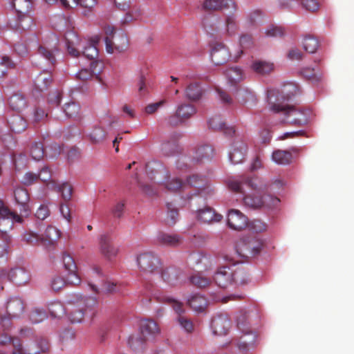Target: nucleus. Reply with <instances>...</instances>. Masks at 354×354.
I'll return each instance as SVG.
<instances>
[{
  "mask_svg": "<svg viewBox=\"0 0 354 354\" xmlns=\"http://www.w3.org/2000/svg\"><path fill=\"white\" fill-rule=\"evenodd\" d=\"M177 322L180 326L187 333H191L194 330V325L192 321L184 315H179Z\"/></svg>",
  "mask_w": 354,
  "mask_h": 354,
  "instance_id": "obj_56",
  "label": "nucleus"
},
{
  "mask_svg": "<svg viewBox=\"0 0 354 354\" xmlns=\"http://www.w3.org/2000/svg\"><path fill=\"white\" fill-rule=\"evenodd\" d=\"M30 155L35 160H41L45 154L43 144L41 142H34L30 147Z\"/></svg>",
  "mask_w": 354,
  "mask_h": 354,
  "instance_id": "obj_49",
  "label": "nucleus"
},
{
  "mask_svg": "<svg viewBox=\"0 0 354 354\" xmlns=\"http://www.w3.org/2000/svg\"><path fill=\"white\" fill-rule=\"evenodd\" d=\"M230 57V52L223 44L216 43L212 46L211 59L215 65L220 66L226 63Z\"/></svg>",
  "mask_w": 354,
  "mask_h": 354,
  "instance_id": "obj_18",
  "label": "nucleus"
},
{
  "mask_svg": "<svg viewBox=\"0 0 354 354\" xmlns=\"http://www.w3.org/2000/svg\"><path fill=\"white\" fill-rule=\"evenodd\" d=\"M120 290V288L116 283L106 281L104 282L102 288V292L106 294H113Z\"/></svg>",
  "mask_w": 354,
  "mask_h": 354,
  "instance_id": "obj_62",
  "label": "nucleus"
},
{
  "mask_svg": "<svg viewBox=\"0 0 354 354\" xmlns=\"http://www.w3.org/2000/svg\"><path fill=\"white\" fill-rule=\"evenodd\" d=\"M292 158V153L284 150H276L272 155V160L279 165H288L291 162Z\"/></svg>",
  "mask_w": 354,
  "mask_h": 354,
  "instance_id": "obj_43",
  "label": "nucleus"
},
{
  "mask_svg": "<svg viewBox=\"0 0 354 354\" xmlns=\"http://www.w3.org/2000/svg\"><path fill=\"white\" fill-rule=\"evenodd\" d=\"M153 297L159 302L170 304L178 316L182 315L181 314L184 313L183 304L175 299L167 296L160 291L154 292Z\"/></svg>",
  "mask_w": 354,
  "mask_h": 354,
  "instance_id": "obj_29",
  "label": "nucleus"
},
{
  "mask_svg": "<svg viewBox=\"0 0 354 354\" xmlns=\"http://www.w3.org/2000/svg\"><path fill=\"white\" fill-rule=\"evenodd\" d=\"M248 320L249 315L247 311L241 310L237 313V327L243 333L236 343L237 348L241 353H245L253 348L257 337V333L250 330Z\"/></svg>",
  "mask_w": 354,
  "mask_h": 354,
  "instance_id": "obj_6",
  "label": "nucleus"
},
{
  "mask_svg": "<svg viewBox=\"0 0 354 354\" xmlns=\"http://www.w3.org/2000/svg\"><path fill=\"white\" fill-rule=\"evenodd\" d=\"M64 268L68 271V281L71 285L77 286L81 283V277L77 272V266L73 257L68 253L62 254Z\"/></svg>",
  "mask_w": 354,
  "mask_h": 354,
  "instance_id": "obj_11",
  "label": "nucleus"
},
{
  "mask_svg": "<svg viewBox=\"0 0 354 354\" xmlns=\"http://www.w3.org/2000/svg\"><path fill=\"white\" fill-rule=\"evenodd\" d=\"M29 319L32 324H38L45 320L48 316L46 312L39 308H34L29 313Z\"/></svg>",
  "mask_w": 354,
  "mask_h": 354,
  "instance_id": "obj_48",
  "label": "nucleus"
},
{
  "mask_svg": "<svg viewBox=\"0 0 354 354\" xmlns=\"http://www.w3.org/2000/svg\"><path fill=\"white\" fill-rule=\"evenodd\" d=\"M129 41L126 34L121 32L109 40L106 39V50L108 53H122L128 48Z\"/></svg>",
  "mask_w": 354,
  "mask_h": 354,
  "instance_id": "obj_13",
  "label": "nucleus"
},
{
  "mask_svg": "<svg viewBox=\"0 0 354 354\" xmlns=\"http://www.w3.org/2000/svg\"><path fill=\"white\" fill-rule=\"evenodd\" d=\"M227 186L228 189L235 193L243 195V205L249 208L257 209L264 206H268L266 201V198H269L272 201L273 204L279 202L277 198H272L270 195L262 196L261 195L245 194L243 186L245 185L257 194H261L267 191L268 185L262 180L257 177H246L241 176L240 179L230 178L227 180Z\"/></svg>",
  "mask_w": 354,
  "mask_h": 354,
  "instance_id": "obj_2",
  "label": "nucleus"
},
{
  "mask_svg": "<svg viewBox=\"0 0 354 354\" xmlns=\"http://www.w3.org/2000/svg\"><path fill=\"white\" fill-rule=\"evenodd\" d=\"M232 274V283L234 282L239 285L245 284L248 281V274L245 269L236 264L230 266Z\"/></svg>",
  "mask_w": 354,
  "mask_h": 354,
  "instance_id": "obj_31",
  "label": "nucleus"
},
{
  "mask_svg": "<svg viewBox=\"0 0 354 354\" xmlns=\"http://www.w3.org/2000/svg\"><path fill=\"white\" fill-rule=\"evenodd\" d=\"M225 75L228 83L233 86L242 80L243 71L236 66L230 67L225 71Z\"/></svg>",
  "mask_w": 354,
  "mask_h": 354,
  "instance_id": "obj_38",
  "label": "nucleus"
},
{
  "mask_svg": "<svg viewBox=\"0 0 354 354\" xmlns=\"http://www.w3.org/2000/svg\"><path fill=\"white\" fill-rule=\"evenodd\" d=\"M167 214L165 221L167 225H173L176 223L178 218V209L175 208L174 205L171 203H168L167 204Z\"/></svg>",
  "mask_w": 354,
  "mask_h": 354,
  "instance_id": "obj_54",
  "label": "nucleus"
},
{
  "mask_svg": "<svg viewBox=\"0 0 354 354\" xmlns=\"http://www.w3.org/2000/svg\"><path fill=\"white\" fill-rule=\"evenodd\" d=\"M12 354H32L26 352L21 341L19 339L15 338L12 340Z\"/></svg>",
  "mask_w": 354,
  "mask_h": 354,
  "instance_id": "obj_64",
  "label": "nucleus"
},
{
  "mask_svg": "<svg viewBox=\"0 0 354 354\" xmlns=\"http://www.w3.org/2000/svg\"><path fill=\"white\" fill-rule=\"evenodd\" d=\"M202 8L204 11H218L230 8L235 11L237 5L233 0H205Z\"/></svg>",
  "mask_w": 354,
  "mask_h": 354,
  "instance_id": "obj_19",
  "label": "nucleus"
},
{
  "mask_svg": "<svg viewBox=\"0 0 354 354\" xmlns=\"http://www.w3.org/2000/svg\"><path fill=\"white\" fill-rule=\"evenodd\" d=\"M158 244L169 247H176L182 243L181 237L176 234L160 232L156 237Z\"/></svg>",
  "mask_w": 354,
  "mask_h": 354,
  "instance_id": "obj_28",
  "label": "nucleus"
},
{
  "mask_svg": "<svg viewBox=\"0 0 354 354\" xmlns=\"http://www.w3.org/2000/svg\"><path fill=\"white\" fill-rule=\"evenodd\" d=\"M148 339L142 336L141 333L131 335L128 339V344L135 351H142L145 348L146 342Z\"/></svg>",
  "mask_w": 354,
  "mask_h": 354,
  "instance_id": "obj_37",
  "label": "nucleus"
},
{
  "mask_svg": "<svg viewBox=\"0 0 354 354\" xmlns=\"http://www.w3.org/2000/svg\"><path fill=\"white\" fill-rule=\"evenodd\" d=\"M203 94V91L201 85L198 83H191L185 89L186 97L192 101L199 100Z\"/></svg>",
  "mask_w": 354,
  "mask_h": 354,
  "instance_id": "obj_42",
  "label": "nucleus"
},
{
  "mask_svg": "<svg viewBox=\"0 0 354 354\" xmlns=\"http://www.w3.org/2000/svg\"><path fill=\"white\" fill-rule=\"evenodd\" d=\"M99 41V37L96 36L91 41L86 42V46H84L82 43H85V41H83L75 32L69 31L66 35V43L68 52L74 57L80 56V49L82 48V54L85 57L91 60L97 59L99 54L97 44Z\"/></svg>",
  "mask_w": 354,
  "mask_h": 354,
  "instance_id": "obj_3",
  "label": "nucleus"
},
{
  "mask_svg": "<svg viewBox=\"0 0 354 354\" xmlns=\"http://www.w3.org/2000/svg\"><path fill=\"white\" fill-rule=\"evenodd\" d=\"M230 326L231 322L227 315H217L212 319L211 328L215 335H226Z\"/></svg>",
  "mask_w": 354,
  "mask_h": 354,
  "instance_id": "obj_17",
  "label": "nucleus"
},
{
  "mask_svg": "<svg viewBox=\"0 0 354 354\" xmlns=\"http://www.w3.org/2000/svg\"><path fill=\"white\" fill-rule=\"evenodd\" d=\"M100 248L101 253L109 260L115 258L118 253V248L115 247L108 235H102L100 238Z\"/></svg>",
  "mask_w": 354,
  "mask_h": 354,
  "instance_id": "obj_21",
  "label": "nucleus"
},
{
  "mask_svg": "<svg viewBox=\"0 0 354 354\" xmlns=\"http://www.w3.org/2000/svg\"><path fill=\"white\" fill-rule=\"evenodd\" d=\"M75 3L84 9V15L91 13L97 5V0H73Z\"/></svg>",
  "mask_w": 354,
  "mask_h": 354,
  "instance_id": "obj_53",
  "label": "nucleus"
},
{
  "mask_svg": "<svg viewBox=\"0 0 354 354\" xmlns=\"http://www.w3.org/2000/svg\"><path fill=\"white\" fill-rule=\"evenodd\" d=\"M88 136L92 143L96 144L102 142L106 139V133L101 127L95 126Z\"/></svg>",
  "mask_w": 354,
  "mask_h": 354,
  "instance_id": "obj_45",
  "label": "nucleus"
},
{
  "mask_svg": "<svg viewBox=\"0 0 354 354\" xmlns=\"http://www.w3.org/2000/svg\"><path fill=\"white\" fill-rule=\"evenodd\" d=\"M137 263L140 271L146 273H158L162 268L160 258L151 252L140 254L137 257Z\"/></svg>",
  "mask_w": 354,
  "mask_h": 354,
  "instance_id": "obj_9",
  "label": "nucleus"
},
{
  "mask_svg": "<svg viewBox=\"0 0 354 354\" xmlns=\"http://www.w3.org/2000/svg\"><path fill=\"white\" fill-rule=\"evenodd\" d=\"M67 283L70 284L68 281V278L66 280L59 276H57L51 281V288L55 291H59Z\"/></svg>",
  "mask_w": 354,
  "mask_h": 354,
  "instance_id": "obj_61",
  "label": "nucleus"
},
{
  "mask_svg": "<svg viewBox=\"0 0 354 354\" xmlns=\"http://www.w3.org/2000/svg\"><path fill=\"white\" fill-rule=\"evenodd\" d=\"M148 75L147 68L140 70L138 77V92L140 97H144L148 93V88L147 84V76Z\"/></svg>",
  "mask_w": 354,
  "mask_h": 354,
  "instance_id": "obj_39",
  "label": "nucleus"
},
{
  "mask_svg": "<svg viewBox=\"0 0 354 354\" xmlns=\"http://www.w3.org/2000/svg\"><path fill=\"white\" fill-rule=\"evenodd\" d=\"M251 67L254 72L259 75L269 74L274 69L273 64L261 60L254 61Z\"/></svg>",
  "mask_w": 354,
  "mask_h": 354,
  "instance_id": "obj_41",
  "label": "nucleus"
},
{
  "mask_svg": "<svg viewBox=\"0 0 354 354\" xmlns=\"http://www.w3.org/2000/svg\"><path fill=\"white\" fill-rule=\"evenodd\" d=\"M0 216L3 218H11L12 221L19 223L23 222L22 217L11 211L8 207L5 205L2 200H0Z\"/></svg>",
  "mask_w": 354,
  "mask_h": 354,
  "instance_id": "obj_44",
  "label": "nucleus"
},
{
  "mask_svg": "<svg viewBox=\"0 0 354 354\" xmlns=\"http://www.w3.org/2000/svg\"><path fill=\"white\" fill-rule=\"evenodd\" d=\"M14 198L16 204L19 206L20 212L28 216L30 211V196L26 189L17 187L14 190Z\"/></svg>",
  "mask_w": 354,
  "mask_h": 354,
  "instance_id": "obj_15",
  "label": "nucleus"
},
{
  "mask_svg": "<svg viewBox=\"0 0 354 354\" xmlns=\"http://www.w3.org/2000/svg\"><path fill=\"white\" fill-rule=\"evenodd\" d=\"M263 246L262 240L257 236H243L236 244V252L242 258H252L260 254Z\"/></svg>",
  "mask_w": 354,
  "mask_h": 354,
  "instance_id": "obj_7",
  "label": "nucleus"
},
{
  "mask_svg": "<svg viewBox=\"0 0 354 354\" xmlns=\"http://www.w3.org/2000/svg\"><path fill=\"white\" fill-rule=\"evenodd\" d=\"M140 331L142 336L149 339L158 334L160 329L157 323L153 320L142 319L140 323Z\"/></svg>",
  "mask_w": 354,
  "mask_h": 354,
  "instance_id": "obj_25",
  "label": "nucleus"
},
{
  "mask_svg": "<svg viewBox=\"0 0 354 354\" xmlns=\"http://www.w3.org/2000/svg\"><path fill=\"white\" fill-rule=\"evenodd\" d=\"M197 218L203 223L218 222L223 218V216L215 213L210 207H205L196 211Z\"/></svg>",
  "mask_w": 354,
  "mask_h": 354,
  "instance_id": "obj_26",
  "label": "nucleus"
},
{
  "mask_svg": "<svg viewBox=\"0 0 354 354\" xmlns=\"http://www.w3.org/2000/svg\"><path fill=\"white\" fill-rule=\"evenodd\" d=\"M15 63L8 56L2 57L1 62H0V80H1L6 73L7 68H15Z\"/></svg>",
  "mask_w": 354,
  "mask_h": 354,
  "instance_id": "obj_58",
  "label": "nucleus"
},
{
  "mask_svg": "<svg viewBox=\"0 0 354 354\" xmlns=\"http://www.w3.org/2000/svg\"><path fill=\"white\" fill-rule=\"evenodd\" d=\"M26 99L21 93H14L9 98V105L12 110L20 111L26 106Z\"/></svg>",
  "mask_w": 354,
  "mask_h": 354,
  "instance_id": "obj_36",
  "label": "nucleus"
},
{
  "mask_svg": "<svg viewBox=\"0 0 354 354\" xmlns=\"http://www.w3.org/2000/svg\"><path fill=\"white\" fill-rule=\"evenodd\" d=\"M38 53L46 59L51 65L56 64V57L59 54L57 41L52 44L44 43L38 48Z\"/></svg>",
  "mask_w": 354,
  "mask_h": 354,
  "instance_id": "obj_20",
  "label": "nucleus"
},
{
  "mask_svg": "<svg viewBox=\"0 0 354 354\" xmlns=\"http://www.w3.org/2000/svg\"><path fill=\"white\" fill-rule=\"evenodd\" d=\"M12 6L15 11L14 23L10 24L12 28L15 30H30L34 26L30 15L32 10V0H13Z\"/></svg>",
  "mask_w": 354,
  "mask_h": 354,
  "instance_id": "obj_5",
  "label": "nucleus"
},
{
  "mask_svg": "<svg viewBox=\"0 0 354 354\" xmlns=\"http://www.w3.org/2000/svg\"><path fill=\"white\" fill-rule=\"evenodd\" d=\"M160 271L162 280L171 286L176 284L182 275V272L176 267H168Z\"/></svg>",
  "mask_w": 354,
  "mask_h": 354,
  "instance_id": "obj_30",
  "label": "nucleus"
},
{
  "mask_svg": "<svg viewBox=\"0 0 354 354\" xmlns=\"http://www.w3.org/2000/svg\"><path fill=\"white\" fill-rule=\"evenodd\" d=\"M170 175L168 172H165V178L167 180L162 183L165 185L166 189L171 192H178L180 190H185L189 187H195L200 190L198 194L202 195L204 189H201L205 183V179L198 175L194 174L187 178V182H183L178 178H173L169 180Z\"/></svg>",
  "mask_w": 354,
  "mask_h": 354,
  "instance_id": "obj_8",
  "label": "nucleus"
},
{
  "mask_svg": "<svg viewBox=\"0 0 354 354\" xmlns=\"http://www.w3.org/2000/svg\"><path fill=\"white\" fill-rule=\"evenodd\" d=\"M52 82V76L47 72H42L35 79V86L40 91L47 89Z\"/></svg>",
  "mask_w": 354,
  "mask_h": 354,
  "instance_id": "obj_40",
  "label": "nucleus"
},
{
  "mask_svg": "<svg viewBox=\"0 0 354 354\" xmlns=\"http://www.w3.org/2000/svg\"><path fill=\"white\" fill-rule=\"evenodd\" d=\"M190 280L193 285L199 288H206L212 283L210 278L205 277L201 273H198L193 275Z\"/></svg>",
  "mask_w": 354,
  "mask_h": 354,
  "instance_id": "obj_51",
  "label": "nucleus"
},
{
  "mask_svg": "<svg viewBox=\"0 0 354 354\" xmlns=\"http://www.w3.org/2000/svg\"><path fill=\"white\" fill-rule=\"evenodd\" d=\"M248 217L238 209H232L227 215L228 226L235 230H242L248 225Z\"/></svg>",
  "mask_w": 354,
  "mask_h": 354,
  "instance_id": "obj_16",
  "label": "nucleus"
},
{
  "mask_svg": "<svg viewBox=\"0 0 354 354\" xmlns=\"http://www.w3.org/2000/svg\"><path fill=\"white\" fill-rule=\"evenodd\" d=\"M232 274L230 267L221 266L218 268L214 276V280L218 286L225 288L232 284Z\"/></svg>",
  "mask_w": 354,
  "mask_h": 354,
  "instance_id": "obj_22",
  "label": "nucleus"
},
{
  "mask_svg": "<svg viewBox=\"0 0 354 354\" xmlns=\"http://www.w3.org/2000/svg\"><path fill=\"white\" fill-rule=\"evenodd\" d=\"M48 309L53 317H59L65 313L63 304L59 301H54L48 304Z\"/></svg>",
  "mask_w": 354,
  "mask_h": 354,
  "instance_id": "obj_50",
  "label": "nucleus"
},
{
  "mask_svg": "<svg viewBox=\"0 0 354 354\" xmlns=\"http://www.w3.org/2000/svg\"><path fill=\"white\" fill-rule=\"evenodd\" d=\"M61 99L62 93L56 90L48 94V102L50 106L55 107L59 104Z\"/></svg>",
  "mask_w": 354,
  "mask_h": 354,
  "instance_id": "obj_60",
  "label": "nucleus"
},
{
  "mask_svg": "<svg viewBox=\"0 0 354 354\" xmlns=\"http://www.w3.org/2000/svg\"><path fill=\"white\" fill-rule=\"evenodd\" d=\"M248 147L245 142L241 140L234 141L230 147L229 159L232 164L241 163L246 156Z\"/></svg>",
  "mask_w": 354,
  "mask_h": 354,
  "instance_id": "obj_14",
  "label": "nucleus"
},
{
  "mask_svg": "<svg viewBox=\"0 0 354 354\" xmlns=\"http://www.w3.org/2000/svg\"><path fill=\"white\" fill-rule=\"evenodd\" d=\"M208 126L215 131H223L227 136H232L235 133L233 127H227L220 116L211 118L208 121Z\"/></svg>",
  "mask_w": 354,
  "mask_h": 354,
  "instance_id": "obj_33",
  "label": "nucleus"
},
{
  "mask_svg": "<svg viewBox=\"0 0 354 354\" xmlns=\"http://www.w3.org/2000/svg\"><path fill=\"white\" fill-rule=\"evenodd\" d=\"M246 227L252 232L260 233L266 230L267 224L259 219H254L251 221H248V225Z\"/></svg>",
  "mask_w": 354,
  "mask_h": 354,
  "instance_id": "obj_55",
  "label": "nucleus"
},
{
  "mask_svg": "<svg viewBox=\"0 0 354 354\" xmlns=\"http://www.w3.org/2000/svg\"><path fill=\"white\" fill-rule=\"evenodd\" d=\"M214 156V150L213 147L208 145L199 146L194 151L192 160L194 162H203L212 159Z\"/></svg>",
  "mask_w": 354,
  "mask_h": 354,
  "instance_id": "obj_24",
  "label": "nucleus"
},
{
  "mask_svg": "<svg viewBox=\"0 0 354 354\" xmlns=\"http://www.w3.org/2000/svg\"><path fill=\"white\" fill-rule=\"evenodd\" d=\"M98 301L96 297L79 296L77 297L73 309L69 314L72 323H80L85 317L93 319L96 313Z\"/></svg>",
  "mask_w": 354,
  "mask_h": 354,
  "instance_id": "obj_4",
  "label": "nucleus"
},
{
  "mask_svg": "<svg viewBox=\"0 0 354 354\" xmlns=\"http://www.w3.org/2000/svg\"><path fill=\"white\" fill-rule=\"evenodd\" d=\"M180 133H174L170 138V140L162 143V151L166 156H172L180 151V147L178 145V140L181 137Z\"/></svg>",
  "mask_w": 354,
  "mask_h": 354,
  "instance_id": "obj_27",
  "label": "nucleus"
},
{
  "mask_svg": "<svg viewBox=\"0 0 354 354\" xmlns=\"http://www.w3.org/2000/svg\"><path fill=\"white\" fill-rule=\"evenodd\" d=\"M8 124L11 131L15 133L24 131L27 127L26 121L19 115L11 117L8 120Z\"/></svg>",
  "mask_w": 354,
  "mask_h": 354,
  "instance_id": "obj_34",
  "label": "nucleus"
},
{
  "mask_svg": "<svg viewBox=\"0 0 354 354\" xmlns=\"http://www.w3.org/2000/svg\"><path fill=\"white\" fill-rule=\"evenodd\" d=\"M188 304L191 308L197 313L203 312L207 306L206 298L199 295L192 296L188 300Z\"/></svg>",
  "mask_w": 354,
  "mask_h": 354,
  "instance_id": "obj_35",
  "label": "nucleus"
},
{
  "mask_svg": "<svg viewBox=\"0 0 354 354\" xmlns=\"http://www.w3.org/2000/svg\"><path fill=\"white\" fill-rule=\"evenodd\" d=\"M102 273L99 268H95L88 273L86 281L91 290L95 294L100 293L97 286L95 283L96 282L95 278L101 277Z\"/></svg>",
  "mask_w": 354,
  "mask_h": 354,
  "instance_id": "obj_46",
  "label": "nucleus"
},
{
  "mask_svg": "<svg viewBox=\"0 0 354 354\" xmlns=\"http://www.w3.org/2000/svg\"><path fill=\"white\" fill-rule=\"evenodd\" d=\"M237 24L234 15H229L225 19V30L230 35L235 34Z\"/></svg>",
  "mask_w": 354,
  "mask_h": 354,
  "instance_id": "obj_59",
  "label": "nucleus"
},
{
  "mask_svg": "<svg viewBox=\"0 0 354 354\" xmlns=\"http://www.w3.org/2000/svg\"><path fill=\"white\" fill-rule=\"evenodd\" d=\"M58 192L62 194V196L65 201L71 200L73 194V187L68 183H63L58 186Z\"/></svg>",
  "mask_w": 354,
  "mask_h": 354,
  "instance_id": "obj_57",
  "label": "nucleus"
},
{
  "mask_svg": "<svg viewBox=\"0 0 354 354\" xmlns=\"http://www.w3.org/2000/svg\"><path fill=\"white\" fill-rule=\"evenodd\" d=\"M35 351L32 354H44L50 351V344L47 339L39 337L35 342Z\"/></svg>",
  "mask_w": 354,
  "mask_h": 354,
  "instance_id": "obj_52",
  "label": "nucleus"
},
{
  "mask_svg": "<svg viewBox=\"0 0 354 354\" xmlns=\"http://www.w3.org/2000/svg\"><path fill=\"white\" fill-rule=\"evenodd\" d=\"M196 113L194 105L188 102L180 103L176 106L175 113L168 118V124L171 127H177L191 118Z\"/></svg>",
  "mask_w": 354,
  "mask_h": 354,
  "instance_id": "obj_10",
  "label": "nucleus"
},
{
  "mask_svg": "<svg viewBox=\"0 0 354 354\" xmlns=\"http://www.w3.org/2000/svg\"><path fill=\"white\" fill-rule=\"evenodd\" d=\"M60 232L53 226H48L41 238V243L45 245H53L60 237Z\"/></svg>",
  "mask_w": 354,
  "mask_h": 354,
  "instance_id": "obj_32",
  "label": "nucleus"
},
{
  "mask_svg": "<svg viewBox=\"0 0 354 354\" xmlns=\"http://www.w3.org/2000/svg\"><path fill=\"white\" fill-rule=\"evenodd\" d=\"M293 95V92L288 90V86H284L281 91L276 89L268 91L269 109L275 113H282L286 117V122L301 127L308 122L309 110L288 105L287 102Z\"/></svg>",
  "mask_w": 354,
  "mask_h": 354,
  "instance_id": "obj_1",
  "label": "nucleus"
},
{
  "mask_svg": "<svg viewBox=\"0 0 354 354\" xmlns=\"http://www.w3.org/2000/svg\"><path fill=\"white\" fill-rule=\"evenodd\" d=\"M41 236H39L33 232H28L24 235V240L29 244L36 245L38 243H41Z\"/></svg>",
  "mask_w": 354,
  "mask_h": 354,
  "instance_id": "obj_63",
  "label": "nucleus"
},
{
  "mask_svg": "<svg viewBox=\"0 0 354 354\" xmlns=\"http://www.w3.org/2000/svg\"><path fill=\"white\" fill-rule=\"evenodd\" d=\"M25 304L19 297H11L6 304V312L10 318L19 317L23 314Z\"/></svg>",
  "mask_w": 354,
  "mask_h": 354,
  "instance_id": "obj_23",
  "label": "nucleus"
},
{
  "mask_svg": "<svg viewBox=\"0 0 354 354\" xmlns=\"http://www.w3.org/2000/svg\"><path fill=\"white\" fill-rule=\"evenodd\" d=\"M6 277L17 286L26 285L30 279V273L23 268H15L10 270L8 273L2 272L0 278L2 279Z\"/></svg>",
  "mask_w": 354,
  "mask_h": 354,
  "instance_id": "obj_12",
  "label": "nucleus"
},
{
  "mask_svg": "<svg viewBox=\"0 0 354 354\" xmlns=\"http://www.w3.org/2000/svg\"><path fill=\"white\" fill-rule=\"evenodd\" d=\"M63 111L66 117L75 118L80 113V106L77 102L71 100L64 104Z\"/></svg>",
  "mask_w": 354,
  "mask_h": 354,
  "instance_id": "obj_47",
  "label": "nucleus"
}]
</instances>
